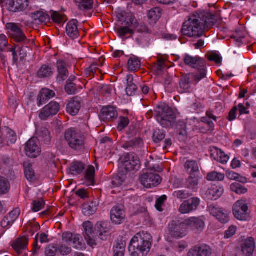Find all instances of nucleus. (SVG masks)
Here are the masks:
<instances>
[{"label": "nucleus", "mask_w": 256, "mask_h": 256, "mask_svg": "<svg viewBox=\"0 0 256 256\" xmlns=\"http://www.w3.org/2000/svg\"><path fill=\"white\" fill-rule=\"evenodd\" d=\"M222 22L219 14L208 12H202L198 15L191 16L183 24L181 32L190 37L199 38L204 34V29L210 28L214 24L218 25Z\"/></svg>", "instance_id": "f257e3e1"}, {"label": "nucleus", "mask_w": 256, "mask_h": 256, "mask_svg": "<svg viewBox=\"0 0 256 256\" xmlns=\"http://www.w3.org/2000/svg\"><path fill=\"white\" fill-rule=\"evenodd\" d=\"M152 244V237L148 234L138 233L131 240L128 251L131 256H144L149 252Z\"/></svg>", "instance_id": "f03ea898"}, {"label": "nucleus", "mask_w": 256, "mask_h": 256, "mask_svg": "<svg viewBox=\"0 0 256 256\" xmlns=\"http://www.w3.org/2000/svg\"><path fill=\"white\" fill-rule=\"evenodd\" d=\"M154 113L157 121L163 128L172 126L176 122V116L174 112L166 104L158 106Z\"/></svg>", "instance_id": "7ed1b4c3"}, {"label": "nucleus", "mask_w": 256, "mask_h": 256, "mask_svg": "<svg viewBox=\"0 0 256 256\" xmlns=\"http://www.w3.org/2000/svg\"><path fill=\"white\" fill-rule=\"evenodd\" d=\"M64 137L71 148L78 151L84 149V138L78 130L75 128L68 129L65 132Z\"/></svg>", "instance_id": "20e7f679"}, {"label": "nucleus", "mask_w": 256, "mask_h": 256, "mask_svg": "<svg viewBox=\"0 0 256 256\" xmlns=\"http://www.w3.org/2000/svg\"><path fill=\"white\" fill-rule=\"evenodd\" d=\"M184 60L186 64L198 70L197 72L194 74L196 80H201L206 76V63L204 60L186 54Z\"/></svg>", "instance_id": "39448f33"}, {"label": "nucleus", "mask_w": 256, "mask_h": 256, "mask_svg": "<svg viewBox=\"0 0 256 256\" xmlns=\"http://www.w3.org/2000/svg\"><path fill=\"white\" fill-rule=\"evenodd\" d=\"M119 161L121 164V166L128 172L138 170L140 166L139 159L134 153L123 154L120 158Z\"/></svg>", "instance_id": "423d86ee"}, {"label": "nucleus", "mask_w": 256, "mask_h": 256, "mask_svg": "<svg viewBox=\"0 0 256 256\" xmlns=\"http://www.w3.org/2000/svg\"><path fill=\"white\" fill-rule=\"evenodd\" d=\"M233 214L240 220H246L248 216V206L245 200L237 201L233 206Z\"/></svg>", "instance_id": "0eeeda50"}, {"label": "nucleus", "mask_w": 256, "mask_h": 256, "mask_svg": "<svg viewBox=\"0 0 256 256\" xmlns=\"http://www.w3.org/2000/svg\"><path fill=\"white\" fill-rule=\"evenodd\" d=\"M186 224L178 220H173L168 225V231L172 236L176 238H182L186 234Z\"/></svg>", "instance_id": "6e6552de"}, {"label": "nucleus", "mask_w": 256, "mask_h": 256, "mask_svg": "<svg viewBox=\"0 0 256 256\" xmlns=\"http://www.w3.org/2000/svg\"><path fill=\"white\" fill-rule=\"evenodd\" d=\"M24 149L26 154L28 157L30 158L38 157L41 152V148L38 138L35 136L32 138L26 144Z\"/></svg>", "instance_id": "1a4fd4ad"}, {"label": "nucleus", "mask_w": 256, "mask_h": 256, "mask_svg": "<svg viewBox=\"0 0 256 256\" xmlns=\"http://www.w3.org/2000/svg\"><path fill=\"white\" fill-rule=\"evenodd\" d=\"M200 200L197 197L191 198L184 200L180 206V212L182 214H189L196 210L200 204Z\"/></svg>", "instance_id": "9d476101"}, {"label": "nucleus", "mask_w": 256, "mask_h": 256, "mask_svg": "<svg viewBox=\"0 0 256 256\" xmlns=\"http://www.w3.org/2000/svg\"><path fill=\"white\" fill-rule=\"evenodd\" d=\"M142 184L147 188L156 186L162 182V178L158 174L153 172H147L140 178Z\"/></svg>", "instance_id": "9b49d317"}, {"label": "nucleus", "mask_w": 256, "mask_h": 256, "mask_svg": "<svg viewBox=\"0 0 256 256\" xmlns=\"http://www.w3.org/2000/svg\"><path fill=\"white\" fill-rule=\"evenodd\" d=\"M186 226L196 234L202 232L205 226V224L200 217H190L185 220Z\"/></svg>", "instance_id": "f8f14e48"}, {"label": "nucleus", "mask_w": 256, "mask_h": 256, "mask_svg": "<svg viewBox=\"0 0 256 256\" xmlns=\"http://www.w3.org/2000/svg\"><path fill=\"white\" fill-rule=\"evenodd\" d=\"M60 110V104L56 102H51L46 106L40 112L39 118L42 120L56 115Z\"/></svg>", "instance_id": "ddd939ff"}, {"label": "nucleus", "mask_w": 256, "mask_h": 256, "mask_svg": "<svg viewBox=\"0 0 256 256\" xmlns=\"http://www.w3.org/2000/svg\"><path fill=\"white\" fill-rule=\"evenodd\" d=\"M83 227L84 230V238L88 244L90 246L97 245V238L96 233L94 231L93 224L90 221L85 222L83 224Z\"/></svg>", "instance_id": "4468645a"}, {"label": "nucleus", "mask_w": 256, "mask_h": 256, "mask_svg": "<svg viewBox=\"0 0 256 256\" xmlns=\"http://www.w3.org/2000/svg\"><path fill=\"white\" fill-rule=\"evenodd\" d=\"M6 27L7 29L11 30L12 36L16 42H24V44L29 42L23 32L16 24L8 23Z\"/></svg>", "instance_id": "2eb2a0df"}, {"label": "nucleus", "mask_w": 256, "mask_h": 256, "mask_svg": "<svg viewBox=\"0 0 256 256\" xmlns=\"http://www.w3.org/2000/svg\"><path fill=\"white\" fill-rule=\"evenodd\" d=\"M28 4L29 0H8L6 6L8 11L16 12L26 9Z\"/></svg>", "instance_id": "dca6fc26"}, {"label": "nucleus", "mask_w": 256, "mask_h": 256, "mask_svg": "<svg viewBox=\"0 0 256 256\" xmlns=\"http://www.w3.org/2000/svg\"><path fill=\"white\" fill-rule=\"evenodd\" d=\"M212 253L210 247L203 244L192 248L188 252L187 256H211Z\"/></svg>", "instance_id": "f3484780"}, {"label": "nucleus", "mask_w": 256, "mask_h": 256, "mask_svg": "<svg viewBox=\"0 0 256 256\" xmlns=\"http://www.w3.org/2000/svg\"><path fill=\"white\" fill-rule=\"evenodd\" d=\"M125 217V211L123 206L117 205L111 210L110 218L112 221L116 224H122L124 221Z\"/></svg>", "instance_id": "a211bd4d"}, {"label": "nucleus", "mask_w": 256, "mask_h": 256, "mask_svg": "<svg viewBox=\"0 0 256 256\" xmlns=\"http://www.w3.org/2000/svg\"><path fill=\"white\" fill-rule=\"evenodd\" d=\"M120 21H124L126 26L130 28H136L138 27V23L135 17L130 13L122 12L118 15Z\"/></svg>", "instance_id": "6ab92c4d"}, {"label": "nucleus", "mask_w": 256, "mask_h": 256, "mask_svg": "<svg viewBox=\"0 0 256 256\" xmlns=\"http://www.w3.org/2000/svg\"><path fill=\"white\" fill-rule=\"evenodd\" d=\"M255 248V242L252 237H248L241 245V251L244 256H252Z\"/></svg>", "instance_id": "aec40b11"}, {"label": "nucleus", "mask_w": 256, "mask_h": 256, "mask_svg": "<svg viewBox=\"0 0 256 256\" xmlns=\"http://www.w3.org/2000/svg\"><path fill=\"white\" fill-rule=\"evenodd\" d=\"M110 230V224L106 222H98L95 226L96 232L98 233V236L102 240H107L106 234Z\"/></svg>", "instance_id": "412c9836"}, {"label": "nucleus", "mask_w": 256, "mask_h": 256, "mask_svg": "<svg viewBox=\"0 0 256 256\" xmlns=\"http://www.w3.org/2000/svg\"><path fill=\"white\" fill-rule=\"evenodd\" d=\"M62 237L63 242L67 244L72 242L75 248H78L80 246V236L78 234L66 232L62 233Z\"/></svg>", "instance_id": "4be33fe9"}, {"label": "nucleus", "mask_w": 256, "mask_h": 256, "mask_svg": "<svg viewBox=\"0 0 256 256\" xmlns=\"http://www.w3.org/2000/svg\"><path fill=\"white\" fill-rule=\"evenodd\" d=\"M55 92L48 88H42L37 96V104L40 106L46 103L50 98L54 97Z\"/></svg>", "instance_id": "5701e85b"}, {"label": "nucleus", "mask_w": 256, "mask_h": 256, "mask_svg": "<svg viewBox=\"0 0 256 256\" xmlns=\"http://www.w3.org/2000/svg\"><path fill=\"white\" fill-rule=\"evenodd\" d=\"M36 136L38 139V142H41L45 145H49L51 142V136L50 132L47 128L41 127L36 129Z\"/></svg>", "instance_id": "b1692460"}, {"label": "nucleus", "mask_w": 256, "mask_h": 256, "mask_svg": "<svg viewBox=\"0 0 256 256\" xmlns=\"http://www.w3.org/2000/svg\"><path fill=\"white\" fill-rule=\"evenodd\" d=\"M100 116L104 121L113 120L117 118L118 113L114 107L108 106L102 109Z\"/></svg>", "instance_id": "393cba45"}, {"label": "nucleus", "mask_w": 256, "mask_h": 256, "mask_svg": "<svg viewBox=\"0 0 256 256\" xmlns=\"http://www.w3.org/2000/svg\"><path fill=\"white\" fill-rule=\"evenodd\" d=\"M56 66L58 72L57 80L59 83H61L68 78V72L66 68V63L63 60H58Z\"/></svg>", "instance_id": "a878e982"}, {"label": "nucleus", "mask_w": 256, "mask_h": 256, "mask_svg": "<svg viewBox=\"0 0 256 256\" xmlns=\"http://www.w3.org/2000/svg\"><path fill=\"white\" fill-rule=\"evenodd\" d=\"M78 23L77 20H72L68 23L66 28L67 35L72 40L77 38L79 34Z\"/></svg>", "instance_id": "bb28decb"}, {"label": "nucleus", "mask_w": 256, "mask_h": 256, "mask_svg": "<svg viewBox=\"0 0 256 256\" xmlns=\"http://www.w3.org/2000/svg\"><path fill=\"white\" fill-rule=\"evenodd\" d=\"M81 108V103L78 97L74 98L68 104L67 112L72 116H76Z\"/></svg>", "instance_id": "cd10ccee"}, {"label": "nucleus", "mask_w": 256, "mask_h": 256, "mask_svg": "<svg viewBox=\"0 0 256 256\" xmlns=\"http://www.w3.org/2000/svg\"><path fill=\"white\" fill-rule=\"evenodd\" d=\"M200 179V178L198 175H190L186 180L185 188L194 192L196 191L198 188Z\"/></svg>", "instance_id": "c85d7f7f"}, {"label": "nucleus", "mask_w": 256, "mask_h": 256, "mask_svg": "<svg viewBox=\"0 0 256 256\" xmlns=\"http://www.w3.org/2000/svg\"><path fill=\"white\" fill-rule=\"evenodd\" d=\"M194 76V74H189L183 76L180 82V88L185 92H189L190 88V80L192 79L196 83L200 80H196Z\"/></svg>", "instance_id": "c756f323"}, {"label": "nucleus", "mask_w": 256, "mask_h": 256, "mask_svg": "<svg viewBox=\"0 0 256 256\" xmlns=\"http://www.w3.org/2000/svg\"><path fill=\"white\" fill-rule=\"evenodd\" d=\"M30 16L36 24L46 23L50 20V16L47 14L41 11L31 13Z\"/></svg>", "instance_id": "7c9ffc66"}, {"label": "nucleus", "mask_w": 256, "mask_h": 256, "mask_svg": "<svg viewBox=\"0 0 256 256\" xmlns=\"http://www.w3.org/2000/svg\"><path fill=\"white\" fill-rule=\"evenodd\" d=\"M28 238L26 236L17 239L12 244V246L18 254L22 252V250L26 248L28 244Z\"/></svg>", "instance_id": "2f4dec72"}, {"label": "nucleus", "mask_w": 256, "mask_h": 256, "mask_svg": "<svg viewBox=\"0 0 256 256\" xmlns=\"http://www.w3.org/2000/svg\"><path fill=\"white\" fill-rule=\"evenodd\" d=\"M244 35L240 31H236L231 34H226L225 35V39L226 41L232 40L238 46H241L242 44V39Z\"/></svg>", "instance_id": "473e14b6"}, {"label": "nucleus", "mask_w": 256, "mask_h": 256, "mask_svg": "<svg viewBox=\"0 0 256 256\" xmlns=\"http://www.w3.org/2000/svg\"><path fill=\"white\" fill-rule=\"evenodd\" d=\"M186 127V124L184 122H180L177 124V138L180 142H184L187 139Z\"/></svg>", "instance_id": "72a5a7b5"}, {"label": "nucleus", "mask_w": 256, "mask_h": 256, "mask_svg": "<svg viewBox=\"0 0 256 256\" xmlns=\"http://www.w3.org/2000/svg\"><path fill=\"white\" fill-rule=\"evenodd\" d=\"M184 168L190 175H198L199 167L197 162L195 160H187L184 164Z\"/></svg>", "instance_id": "f704fd0d"}, {"label": "nucleus", "mask_w": 256, "mask_h": 256, "mask_svg": "<svg viewBox=\"0 0 256 256\" xmlns=\"http://www.w3.org/2000/svg\"><path fill=\"white\" fill-rule=\"evenodd\" d=\"M127 87L126 89V94L128 96H132L136 94L138 90V86L133 82V76L130 74L127 76Z\"/></svg>", "instance_id": "c9c22d12"}, {"label": "nucleus", "mask_w": 256, "mask_h": 256, "mask_svg": "<svg viewBox=\"0 0 256 256\" xmlns=\"http://www.w3.org/2000/svg\"><path fill=\"white\" fill-rule=\"evenodd\" d=\"M24 168L26 178L30 182L34 180L35 179V172L32 164L28 162H24Z\"/></svg>", "instance_id": "e433bc0d"}, {"label": "nucleus", "mask_w": 256, "mask_h": 256, "mask_svg": "<svg viewBox=\"0 0 256 256\" xmlns=\"http://www.w3.org/2000/svg\"><path fill=\"white\" fill-rule=\"evenodd\" d=\"M126 246V242L124 241L116 242L113 248L114 256H124Z\"/></svg>", "instance_id": "4c0bfd02"}, {"label": "nucleus", "mask_w": 256, "mask_h": 256, "mask_svg": "<svg viewBox=\"0 0 256 256\" xmlns=\"http://www.w3.org/2000/svg\"><path fill=\"white\" fill-rule=\"evenodd\" d=\"M98 204L96 201H92L90 204L82 205V212L86 216L92 215L97 210Z\"/></svg>", "instance_id": "58836bf2"}, {"label": "nucleus", "mask_w": 256, "mask_h": 256, "mask_svg": "<svg viewBox=\"0 0 256 256\" xmlns=\"http://www.w3.org/2000/svg\"><path fill=\"white\" fill-rule=\"evenodd\" d=\"M94 168L93 166H88L85 174L86 183L88 186H94Z\"/></svg>", "instance_id": "ea45409f"}, {"label": "nucleus", "mask_w": 256, "mask_h": 256, "mask_svg": "<svg viewBox=\"0 0 256 256\" xmlns=\"http://www.w3.org/2000/svg\"><path fill=\"white\" fill-rule=\"evenodd\" d=\"M210 154L214 160L222 164L224 162V155L223 152L216 147L210 148Z\"/></svg>", "instance_id": "a19ab883"}, {"label": "nucleus", "mask_w": 256, "mask_h": 256, "mask_svg": "<svg viewBox=\"0 0 256 256\" xmlns=\"http://www.w3.org/2000/svg\"><path fill=\"white\" fill-rule=\"evenodd\" d=\"M162 16V10L160 8L156 7L152 8L148 14V17L151 20L150 22L156 24Z\"/></svg>", "instance_id": "79ce46f5"}, {"label": "nucleus", "mask_w": 256, "mask_h": 256, "mask_svg": "<svg viewBox=\"0 0 256 256\" xmlns=\"http://www.w3.org/2000/svg\"><path fill=\"white\" fill-rule=\"evenodd\" d=\"M142 144V140L140 138H136L131 140L124 144L122 147L124 148H137L140 147Z\"/></svg>", "instance_id": "37998d69"}, {"label": "nucleus", "mask_w": 256, "mask_h": 256, "mask_svg": "<svg viewBox=\"0 0 256 256\" xmlns=\"http://www.w3.org/2000/svg\"><path fill=\"white\" fill-rule=\"evenodd\" d=\"M52 72V68L46 65H43L38 72V76L40 78H44L50 76Z\"/></svg>", "instance_id": "c03bdc74"}, {"label": "nucleus", "mask_w": 256, "mask_h": 256, "mask_svg": "<svg viewBox=\"0 0 256 256\" xmlns=\"http://www.w3.org/2000/svg\"><path fill=\"white\" fill-rule=\"evenodd\" d=\"M18 51L19 55L20 56V60H24L25 58L32 52V50L29 46H20V45L17 46Z\"/></svg>", "instance_id": "a18cd8bd"}, {"label": "nucleus", "mask_w": 256, "mask_h": 256, "mask_svg": "<svg viewBox=\"0 0 256 256\" xmlns=\"http://www.w3.org/2000/svg\"><path fill=\"white\" fill-rule=\"evenodd\" d=\"M210 212L220 222H224V213L222 208H211Z\"/></svg>", "instance_id": "49530a36"}, {"label": "nucleus", "mask_w": 256, "mask_h": 256, "mask_svg": "<svg viewBox=\"0 0 256 256\" xmlns=\"http://www.w3.org/2000/svg\"><path fill=\"white\" fill-rule=\"evenodd\" d=\"M140 62L136 57L130 58L128 62V69L129 70L135 71L140 67Z\"/></svg>", "instance_id": "de8ad7c7"}, {"label": "nucleus", "mask_w": 256, "mask_h": 256, "mask_svg": "<svg viewBox=\"0 0 256 256\" xmlns=\"http://www.w3.org/2000/svg\"><path fill=\"white\" fill-rule=\"evenodd\" d=\"M74 1L78 4V6L80 10H90L93 6L92 0H74Z\"/></svg>", "instance_id": "09e8293b"}, {"label": "nucleus", "mask_w": 256, "mask_h": 256, "mask_svg": "<svg viewBox=\"0 0 256 256\" xmlns=\"http://www.w3.org/2000/svg\"><path fill=\"white\" fill-rule=\"evenodd\" d=\"M84 168V165L82 162H74L72 164L70 170L72 174H74V172L77 174H80L83 172Z\"/></svg>", "instance_id": "8fccbe9b"}, {"label": "nucleus", "mask_w": 256, "mask_h": 256, "mask_svg": "<svg viewBox=\"0 0 256 256\" xmlns=\"http://www.w3.org/2000/svg\"><path fill=\"white\" fill-rule=\"evenodd\" d=\"M207 180L210 181H222L224 180V174L216 172H212L207 175Z\"/></svg>", "instance_id": "3c124183"}, {"label": "nucleus", "mask_w": 256, "mask_h": 256, "mask_svg": "<svg viewBox=\"0 0 256 256\" xmlns=\"http://www.w3.org/2000/svg\"><path fill=\"white\" fill-rule=\"evenodd\" d=\"M165 136V132L160 130H156L153 134L152 140L155 143H159L164 138Z\"/></svg>", "instance_id": "603ef678"}, {"label": "nucleus", "mask_w": 256, "mask_h": 256, "mask_svg": "<svg viewBox=\"0 0 256 256\" xmlns=\"http://www.w3.org/2000/svg\"><path fill=\"white\" fill-rule=\"evenodd\" d=\"M10 188V184L6 178L0 176V194H6Z\"/></svg>", "instance_id": "864d4df0"}, {"label": "nucleus", "mask_w": 256, "mask_h": 256, "mask_svg": "<svg viewBox=\"0 0 256 256\" xmlns=\"http://www.w3.org/2000/svg\"><path fill=\"white\" fill-rule=\"evenodd\" d=\"M206 56L210 61H214L217 64H222V56L216 52H210L206 55Z\"/></svg>", "instance_id": "5fc2aeb1"}, {"label": "nucleus", "mask_w": 256, "mask_h": 256, "mask_svg": "<svg viewBox=\"0 0 256 256\" xmlns=\"http://www.w3.org/2000/svg\"><path fill=\"white\" fill-rule=\"evenodd\" d=\"M116 32L119 36L121 38H124L128 34H133L134 31L128 26H122L117 29Z\"/></svg>", "instance_id": "6e6d98bb"}, {"label": "nucleus", "mask_w": 256, "mask_h": 256, "mask_svg": "<svg viewBox=\"0 0 256 256\" xmlns=\"http://www.w3.org/2000/svg\"><path fill=\"white\" fill-rule=\"evenodd\" d=\"M174 195L180 200L186 199L192 196V194L185 190L176 191Z\"/></svg>", "instance_id": "4d7b16f0"}, {"label": "nucleus", "mask_w": 256, "mask_h": 256, "mask_svg": "<svg viewBox=\"0 0 256 256\" xmlns=\"http://www.w3.org/2000/svg\"><path fill=\"white\" fill-rule=\"evenodd\" d=\"M58 252V247L54 244H49L45 248L46 256H55Z\"/></svg>", "instance_id": "13d9d810"}, {"label": "nucleus", "mask_w": 256, "mask_h": 256, "mask_svg": "<svg viewBox=\"0 0 256 256\" xmlns=\"http://www.w3.org/2000/svg\"><path fill=\"white\" fill-rule=\"evenodd\" d=\"M166 198L167 196L166 195H163L156 199L155 206L158 210L160 212H162L163 210L162 206L166 200Z\"/></svg>", "instance_id": "bf43d9fd"}, {"label": "nucleus", "mask_w": 256, "mask_h": 256, "mask_svg": "<svg viewBox=\"0 0 256 256\" xmlns=\"http://www.w3.org/2000/svg\"><path fill=\"white\" fill-rule=\"evenodd\" d=\"M58 251L62 256H67L71 253L72 248L65 244H61L58 248Z\"/></svg>", "instance_id": "052dcab7"}, {"label": "nucleus", "mask_w": 256, "mask_h": 256, "mask_svg": "<svg viewBox=\"0 0 256 256\" xmlns=\"http://www.w3.org/2000/svg\"><path fill=\"white\" fill-rule=\"evenodd\" d=\"M64 88L68 94H74L77 91V86L75 84L66 83Z\"/></svg>", "instance_id": "680f3d73"}, {"label": "nucleus", "mask_w": 256, "mask_h": 256, "mask_svg": "<svg viewBox=\"0 0 256 256\" xmlns=\"http://www.w3.org/2000/svg\"><path fill=\"white\" fill-rule=\"evenodd\" d=\"M32 210L34 212H37L42 208L44 202L42 200H34L33 201Z\"/></svg>", "instance_id": "e2e57ef3"}, {"label": "nucleus", "mask_w": 256, "mask_h": 256, "mask_svg": "<svg viewBox=\"0 0 256 256\" xmlns=\"http://www.w3.org/2000/svg\"><path fill=\"white\" fill-rule=\"evenodd\" d=\"M8 130V135L7 138H8V142H10L11 144H14L16 141V133L9 128H7Z\"/></svg>", "instance_id": "0e129e2a"}, {"label": "nucleus", "mask_w": 256, "mask_h": 256, "mask_svg": "<svg viewBox=\"0 0 256 256\" xmlns=\"http://www.w3.org/2000/svg\"><path fill=\"white\" fill-rule=\"evenodd\" d=\"M130 122L128 118L126 117H120V121L118 123V129L119 130H122L124 128H126L128 124Z\"/></svg>", "instance_id": "69168bd1"}, {"label": "nucleus", "mask_w": 256, "mask_h": 256, "mask_svg": "<svg viewBox=\"0 0 256 256\" xmlns=\"http://www.w3.org/2000/svg\"><path fill=\"white\" fill-rule=\"evenodd\" d=\"M9 220L10 218L7 215L3 218L0 222L2 228H8L13 224V221Z\"/></svg>", "instance_id": "338daca9"}, {"label": "nucleus", "mask_w": 256, "mask_h": 256, "mask_svg": "<svg viewBox=\"0 0 256 256\" xmlns=\"http://www.w3.org/2000/svg\"><path fill=\"white\" fill-rule=\"evenodd\" d=\"M237 228L236 226L232 225L230 226L228 230L225 231V238H228L234 236L236 231Z\"/></svg>", "instance_id": "774afa93"}]
</instances>
